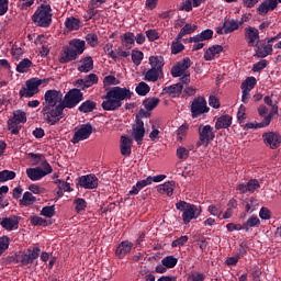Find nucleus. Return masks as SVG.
Listing matches in <instances>:
<instances>
[{"mask_svg":"<svg viewBox=\"0 0 281 281\" xmlns=\"http://www.w3.org/2000/svg\"><path fill=\"white\" fill-rule=\"evenodd\" d=\"M247 186H248V192L254 193V192H256V190H259L260 182L257 179H250L247 182Z\"/></svg>","mask_w":281,"mask_h":281,"instance_id":"nucleus-60","label":"nucleus"},{"mask_svg":"<svg viewBox=\"0 0 281 281\" xmlns=\"http://www.w3.org/2000/svg\"><path fill=\"white\" fill-rule=\"evenodd\" d=\"M98 177L95 175L90 173L86 176H81L77 179V186L79 188H83L85 190H95L99 186Z\"/></svg>","mask_w":281,"mask_h":281,"instance_id":"nucleus-12","label":"nucleus"},{"mask_svg":"<svg viewBox=\"0 0 281 281\" xmlns=\"http://www.w3.org/2000/svg\"><path fill=\"white\" fill-rule=\"evenodd\" d=\"M85 45H86V42L82 40H72L69 42L68 47L70 49H74L77 57H79L81 54H85Z\"/></svg>","mask_w":281,"mask_h":281,"instance_id":"nucleus-29","label":"nucleus"},{"mask_svg":"<svg viewBox=\"0 0 281 281\" xmlns=\"http://www.w3.org/2000/svg\"><path fill=\"white\" fill-rule=\"evenodd\" d=\"M257 80L256 77H247L246 80L241 83V89L251 91L256 87Z\"/></svg>","mask_w":281,"mask_h":281,"instance_id":"nucleus-50","label":"nucleus"},{"mask_svg":"<svg viewBox=\"0 0 281 281\" xmlns=\"http://www.w3.org/2000/svg\"><path fill=\"white\" fill-rule=\"evenodd\" d=\"M43 82H47V79H36V78L29 79L25 82V86H23L20 89V92H19L20 98H34V95H36V93L41 91L38 87L43 85Z\"/></svg>","mask_w":281,"mask_h":281,"instance_id":"nucleus-6","label":"nucleus"},{"mask_svg":"<svg viewBox=\"0 0 281 281\" xmlns=\"http://www.w3.org/2000/svg\"><path fill=\"white\" fill-rule=\"evenodd\" d=\"M27 122V113L23 110L13 111V116L8 120V128L11 132V135H19L21 131V125Z\"/></svg>","mask_w":281,"mask_h":281,"instance_id":"nucleus-8","label":"nucleus"},{"mask_svg":"<svg viewBox=\"0 0 281 281\" xmlns=\"http://www.w3.org/2000/svg\"><path fill=\"white\" fill-rule=\"evenodd\" d=\"M41 256V248L34 247L33 249H27L25 254L21 256L20 262L22 267H27V265L34 263V260H36Z\"/></svg>","mask_w":281,"mask_h":281,"instance_id":"nucleus-17","label":"nucleus"},{"mask_svg":"<svg viewBox=\"0 0 281 281\" xmlns=\"http://www.w3.org/2000/svg\"><path fill=\"white\" fill-rule=\"evenodd\" d=\"M142 60H144V53L140 50H132V61L134 65H142Z\"/></svg>","mask_w":281,"mask_h":281,"instance_id":"nucleus-57","label":"nucleus"},{"mask_svg":"<svg viewBox=\"0 0 281 281\" xmlns=\"http://www.w3.org/2000/svg\"><path fill=\"white\" fill-rule=\"evenodd\" d=\"M144 135H146V128L133 127V137L138 146H142V142H144Z\"/></svg>","mask_w":281,"mask_h":281,"instance_id":"nucleus-43","label":"nucleus"},{"mask_svg":"<svg viewBox=\"0 0 281 281\" xmlns=\"http://www.w3.org/2000/svg\"><path fill=\"white\" fill-rule=\"evenodd\" d=\"M149 65L151 69H156L164 74V58L161 56H151L149 57Z\"/></svg>","mask_w":281,"mask_h":281,"instance_id":"nucleus-33","label":"nucleus"},{"mask_svg":"<svg viewBox=\"0 0 281 281\" xmlns=\"http://www.w3.org/2000/svg\"><path fill=\"white\" fill-rule=\"evenodd\" d=\"M189 67H192V60H190L189 57H186L171 68V76L173 78H181L183 74H190L188 70Z\"/></svg>","mask_w":281,"mask_h":281,"instance_id":"nucleus-13","label":"nucleus"},{"mask_svg":"<svg viewBox=\"0 0 281 281\" xmlns=\"http://www.w3.org/2000/svg\"><path fill=\"white\" fill-rule=\"evenodd\" d=\"M188 131H190V125H188V123H183L176 132L177 142H183V139L188 137Z\"/></svg>","mask_w":281,"mask_h":281,"instance_id":"nucleus-42","label":"nucleus"},{"mask_svg":"<svg viewBox=\"0 0 281 281\" xmlns=\"http://www.w3.org/2000/svg\"><path fill=\"white\" fill-rule=\"evenodd\" d=\"M104 87H110L111 85H120V79L115 78L113 75H109L103 79Z\"/></svg>","mask_w":281,"mask_h":281,"instance_id":"nucleus-59","label":"nucleus"},{"mask_svg":"<svg viewBox=\"0 0 281 281\" xmlns=\"http://www.w3.org/2000/svg\"><path fill=\"white\" fill-rule=\"evenodd\" d=\"M98 75L95 74H90L86 76L83 79H77L75 82V87L77 89H80L81 91H85L89 89V87H93V85H98Z\"/></svg>","mask_w":281,"mask_h":281,"instance_id":"nucleus-16","label":"nucleus"},{"mask_svg":"<svg viewBox=\"0 0 281 281\" xmlns=\"http://www.w3.org/2000/svg\"><path fill=\"white\" fill-rule=\"evenodd\" d=\"M267 65H268L267 59L260 60V61L254 64L252 71H255V72L262 71V69H266Z\"/></svg>","mask_w":281,"mask_h":281,"instance_id":"nucleus-64","label":"nucleus"},{"mask_svg":"<svg viewBox=\"0 0 281 281\" xmlns=\"http://www.w3.org/2000/svg\"><path fill=\"white\" fill-rule=\"evenodd\" d=\"M193 32H196V25L192 24H186L177 35L178 38H183V36H188V34H193Z\"/></svg>","mask_w":281,"mask_h":281,"instance_id":"nucleus-48","label":"nucleus"},{"mask_svg":"<svg viewBox=\"0 0 281 281\" xmlns=\"http://www.w3.org/2000/svg\"><path fill=\"white\" fill-rule=\"evenodd\" d=\"M74 203L76 204V212L80 214V212H85L87 210V201L82 198L75 199Z\"/></svg>","mask_w":281,"mask_h":281,"instance_id":"nucleus-54","label":"nucleus"},{"mask_svg":"<svg viewBox=\"0 0 281 281\" xmlns=\"http://www.w3.org/2000/svg\"><path fill=\"white\" fill-rule=\"evenodd\" d=\"M80 19H77L75 16L67 18L65 21V27L69 32H78L80 30Z\"/></svg>","mask_w":281,"mask_h":281,"instance_id":"nucleus-32","label":"nucleus"},{"mask_svg":"<svg viewBox=\"0 0 281 281\" xmlns=\"http://www.w3.org/2000/svg\"><path fill=\"white\" fill-rule=\"evenodd\" d=\"M271 124V116H265L263 121L260 123H246L245 128L249 131L251 128H265Z\"/></svg>","mask_w":281,"mask_h":281,"instance_id":"nucleus-36","label":"nucleus"},{"mask_svg":"<svg viewBox=\"0 0 281 281\" xmlns=\"http://www.w3.org/2000/svg\"><path fill=\"white\" fill-rule=\"evenodd\" d=\"M132 148H133V139L127 136H121V145H120L121 155L123 157H131Z\"/></svg>","mask_w":281,"mask_h":281,"instance_id":"nucleus-23","label":"nucleus"},{"mask_svg":"<svg viewBox=\"0 0 281 281\" xmlns=\"http://www.w3.org/2000/svg\"><path fill=\"white\" fill-rule=\"evenodd\" d=\"M245 23V20L241 19L240 21L238 20H225L223 23V27L225 29V34H232V32H236L240 25Z\"/></svg>","mask_w":281,"mask_h":281,"instance_id":"nucleus-26","label":"nucleus"},{"mask_svg":"<svg viewBox=\"0 0 281 281\" xmlns=\"http://www.w3.org/2000/svg\"><path fill=\"white\" fill-rule=\"evenodd\" d=\"M258 225H260V218H258L256 215H252L244 223V229L245 232H249L251 227H258Z\"/></svg>","mask_w":281,"mask_h":281,"instance_id":"nucleus-44","label":"nucleus"},{"mask_svg":"<svg viewBox=\"0 0 281 281\" xmlns=\"http://www.w3.org/2000/svg\"><path fill=\"white\" fill-rule=\"evenodd\" d=\"M246 205H245V210L247 212V214H251L254 212H256L259 203L258 200H256L255 198H250L248 200L245 201Z\"/></svg>","mask_w":281,"mask_h":281,"instance_id":"nucleus-45","label":"nucleus"},{"mask_svg":"<svg viewBox=\"0 0 281 281\" xmlns=\"http://www.w3.org/2000/svg\"><path fill=\"white\" fill-rule=\"evenodd\" d=\"M77 58L78 57L74 49L69 46H64L59 55V63L61 65H67V63H71V60H76Z\"/></svg>","mask_w":281,"mask_h":281,"instance_id":"nucleus-19","label":"nucleus"},{"mask_svg":"<svg viewBox=\"0 0 281 281\" xmlns=\"http://www.w3.org/2000/svg\"><path fill=\"white\" fill-rule=\"evenodd\" d=\"M183 91V83H176L162 89V95H171V98H177V95H181Z\"/></svg>","mask_w":281,"mask_h":281,"instance_id":"nucleus-25","label":"nucleus"},{"mask_svg":"<svg viewBox=\"0 0 281 281\" xmlns=\"http://www.w3.org/2000/svg\"><path fill=\"white\" fill-rule=\"evenodd\" d=\"M93 133V126L89 123L82 124L78 131L75 132L71 142L74 144H80L85 139H89Z\"/></svg>","mask_w":281,"mask_h":281,"instance_id":"nucleus-11","label":"nucleus"},{"mask_svg":"<svg viewBox=\"0 0 281 281\" xmlns=\"http://www.w3.org/2000/svg\"><path fill=\"white\" fill-rule=\"evenodd\" d=\"M177 262H179V259H177L175 256H167L161 260V265H164V267L167 269H175V267H177Z\"/></svg>","mask_w":281,"mask_h":281,"instance_id":"nucleus-47","label":"nucleus"},{"mask_svg":"<svg viewBox=\"0 0 281 281\" xmlns=\"http://www.w3.org/2000/svg\"><path fill=\"white\" fill-rule=\"evenodd\" d=\"M160 70H157L155 68H150L149 70H147V72L145 74V80H147V82H157V80H159V76H161Z\"/></svg>","mask_w":281,"mask_h":281,"instance_id":"nucleus-39","label":"nucleus"},{"mask_svg":"<svg viewBox=\"0 0 281 281\" xmlns=\"http://www.w3.org/2000/svg\"><path fill=\"white\" fill-rule=\"evenodd\" d=\"M29 157L31 159H33V166H38V164H41V161H45L43 159H45V156H43L42 154H34V153H30Z\"/></svg>","mask_w":281,"mask_h":281,"instance_id":"nucleus-61","label":"nucleus"},{"mask_svg":"<svg viewBox=\"0 0 281 281\" xmlns=\"http://www.w3.org/2000/svg\"><path fill=\"white\" fill-rule=\"evenodd\" d=\"M135 91L138 95H148V93H150V86L142 81L137 85Z\"/></svg>","mask_w":281,"mask_h":281,"instance_id":"nucleus-49","label":"nucleus"},{"mask_svg":"<svg viewBox=\"0 0 281 281\" xmlns=\"http://www.w3.org/2000/svg\"><path fill=\"white\" fill-rule=\"evenodd\" d=\"M131 249H133V243L124 240L116 247L115 256L122 260V258L131 254Z\"/></svg>","mask_w":281,"mask_h":281,"instance_id":"nucleus-22","label":"nucleus"},{"mask_svg":"<svg viewBox=\"0 0 281 281\" xmlns=\"http://www.w3.org/2000/svg\"><path fill=\"white\" fill-rule=\"evenodd\" d=\"M273 54V45L271 43L262 44V49L258 47L257 57L258 58H267V56H271Z\"/></svg>","mask_w":281,"mask_h":281,"instance_id":"nucleus-35","label":"nucleus"},{"mask_svg":"<svg viewBox=\"0 0 281 281\" xmlns=\"http://www.w3.org/2000/svg\"><path fill=\"white\" fill-rule=\"evenodd\" d=\"M10 248V237L2 236L0 237V256H3L5 251Z\"/></svg>","mask_w":281,"mask_h":281,"instance_id":"nucleus-51","label":"nucleus"},{"mask_svg":"<svg viewBox=\"0 0 281 281\" xmlns=\"http://www.w3.org/2000/svg\"><path fill=\"white\" fill-rule=\"evenodd\" d=\"M42 168H27L26 169V177L31 179V181H41L43 177H47V175H52L54 172V169L52 168V165L47 162V160L42 161Z\"/></svg>","mask_w":281,"mask_h":281,"instance_id":"nucleus-7","label":"nucleus"},{"mask_svg":"<svg viewBox=\"0 0 281 281\" xmlns=\"http://www.w3.org/2000/svg\"><path fill=\"white\" fill-rule=\"evenodd\" d=\"M176 155H177L178 159L186 161V159H188V157H190V149H188L183 146H180L177 148Z\"/></svg>","mask_w":281,"mask_h":281,"instance_id":"nucleus-52","label":"nucleus"},{"mask_svg":"<svg viewBox=\"0 0 281 281\" xmlns=\"http://www.w3.org/2000/svg\"><path fill=\"white\" fill-rule=\"evenodd\" d=\"M176 209L182 212V221L184 225H189L191 221L199 218L203 212L201 206L190 204L186 201H179L176 203Z\"/></svg>","mask_w":281,"mask_h":281,"instance_id":"nucleus-3","label":"nucleus"},{"mask_svg":"<svg viewBox=\"0 0 281 281\" xmlns=\"http://www.w3.org/2000/svg\"><path fill=\"white\" fill-rule=\"evenodd\" d=\"M232 126V116L229 114H224L216 120L215 128L221 131V128H229Z\"/></svg>","mask_w":281,"mask_h":281,"instance_id":"nucleus-30","label":"nucleus"},{"mask_svg":"<svg viewBox=\"0 0 281 281\" xmlns=\"http://www.w3.org/2000/svg\"><path fill=\"white\" fill-rule=\"evenodd\" d=\"M16 178V172L4 169L0 171V183H5V181H12Z\"/></svg>","mask_w":281,"mask_h":281,"instance_id":"nucleus-46","label":"nucleus"},{"mask_svg":"<svg viewBox=\"0 0 281 281\" xmlns=\"http://www.w3.org/2000/svg\"><path fill=\"white\" fill-rule=\"evenodd\" d=\"M103 50L109 56V58H112V60L117 61V54H115V50H113V43H108L103 46Z\"/></svg>","mask_w":281,"mask_h":281,"instance_id":"nucleus-53","label":"nucleus"},{"mask_svg":"<svg viewBox=\"0 0 281 281\" xmlns=\"http://www.w3.org/2000/svg\"><path fill=\"white\" fill-rule=\"evenodd\" d=\"M31 223L32 225H35V226H43V225H47V220L35 215V216H31Z\"/></svg>","mask_w":281,"mask_h":281,"instance_id":"nucleus-63","label":"nucleus"},{"mask_svg":"<svg viewBox=\"0 0 281 281\" xmlns=\"http://www.w3.org/2000/svg\"><path fill=\"white\" fill-rule=\"evenodd\" d=\"M80 63L81 65L77 68L80 74H89L93 69V58L91 56L85 57Z\"/></svg>","mask_w":281,"mask_h":281,"instance_id":"nucleus-27","label":"nucleus"},{"mask_svg":"<svg viewBox=\"0 0 281 281\" xmlns=\"http://www.w3.org/2000/svg\"><path fill=\"white\" fill-rule=\"evenodd\" d=\"M186 49V46L181 43V38L176 36V38L171 43V54L177 55L181 54Z\"/></svg>","mask_w":281,"mask_h":281,"instance_id":"nucleus-40","label":"nucleus"},{"mask_svg":"<svg viewBox=\"0 0 281 281\" xmlns=\"http://www.w3.org/2000/svg\"><path fill=\"white\" fill-rule=\"evenodd\" d=\"M198 133H199V139L200 142L196 143V146H203V144H205V146L210 145V142H214V127H212V125H203L201 124L198 128Z\"/></svg>","mask_w":281,"mask_h":281,"instance_id":"nucleus-10","label":"nucleus"},{"mask_svg":"<svg viewBox=\"0 0 281 281\" xmlns=\"http://www.w3.org/2000/svg\"><path fill=\"white\" fill-rule=\"evenodd\" d=\"M159 98H147L143 101V106L146 111H153L159 105Z\"/></svg>","mask_w":281,"mask_h":281,"instance_id":"nucleus-38","label":"nucleus"},{"mask_svg":"<svg viewBox=\"0 0 281 281\" xmlns=\"http://www.w3.org/2000/svg\"><path fill=\"white\" fill-rule=\"evenodd\" d=\"M188 240H190V238L188 237V235H183L179 238H177L176 240H173L171 243V247H183V245H186V243H188Z\"/></svg>","mask_w":281,"mask_h":281,"instance_id":"nucleus-58","label":"nucleus"},{"mask_svg":"<svg viewBox=\"0 0 281 281\" xmlns=\"http://www.w3.org/2000/svg\"><path fill=\"white\" fill-rule=\"evenodd\" d=\"M42 120L49 126H56L65 117L63 112V92L56 89L47 90L41 110Z\"/></svg>","mask_w":281,"mask_h":281,"instance_id":"nucleus-1","label":"nucleus"},{"mask_svg":"<svg viewBox=\"0 0 281 281\" xmlns=\"http://www.w3.org/2000/svg\"><path fill=\"white\" fill-rule=\"evenodd\" d=\"M191 117L196 120V117H201V115H205V113H210V108L207 106V101L203 97L195 98L191 103Z\"/></svg>","mask_w":281,"mask_h":281,"instance_id":"nucleus-9","label":"nucleus"},{"mask_svg":"<svg viewBox=\"0 0 281 281\" xmlns=\"http://www.w3.org/2000/svg\"><path fill=\"white\" fill-rule=\"evenodd\" d=\"M222 52H223L222 45H213L205 50L204 60H214V58H216V56H218V54H221Z\"/></svg>","mask_w":281,"mask_h":281,"instance_id":"nucleus-28","label":"nucleus"},{"mask_svg":"<svg viewBox=\"0 0 281 281\" xmlns=\"http://www.w3.org/2000/svg\"><path fill=\"white\" fill-rule=\"evenodd\" d=\"M86 41L88 45H90V47H98V45H100V41L98 40V34L95 33H89L86 36Z\"/></svg>","mask_w":281,"mask_h":281,"instance_id":"nucleus-56","label":"nucleus"},{"mask_svg":"<svg viewBox=\"0 0 281 281\" xmlns=\"http://www.w3.org/2000/svg\"><path fill=\"white\" fill-rule=\"evenodd\" d=\"M52 5L41 4L32 15V22L37 27H49L52 25Z\"/></svg>","mask_w":281,"mask_h":281,"instance_id":"nucleus-4","label":"nucleus"},{"mask_svg":"<svg viewBox=\"0 0 281 281\" xmlns=\"http://www.w3.org/2000/svg\"><path fill=\"white\" fill-rule=\"evenodd\" d=\"M95 106H98L95 101L87 100L78 106V111L80 113H92V111H95Z\"/></svg>","mask_w":281,"mask_h":281,"instance_id":"nucleus-34","label":"nucleus"},{"mask_svg":"<svg viewBox=\"0 0 281 281\" xmlns=\"http://www.w3.org/2000/svg\"><path fill=\"white\" fill-rule=\"evenodd\" d=\"M121 45L123 49H133L135 47V34L132 32H126L121 35Z\"/></svg>","mask_w":281,"mask_h":281,"instance_id":"nucleus-24","label":"nucleus"},{"mask_svg":"<svg viewBox=\"0 0 281 281\" xmlns=\"http://www.w3.org/2000/svg\"><path fill=\"white\" fill-rule=\"evenodd\" d=\"M178 10H180V12H192V0H186L182 2L178 7Z\"/></svg>","mask_w":281,"mask_h":281,"instance_id":"nucleus-62","label":"nucleus"},{"mask_svg":"<svg viewBox=\"0 0 281 281\" xmlns=\"http://www.w3.org/2000/svg\"><path fill=\"white\" fill-rule=\"evenodd\" d=\"M1 227L7 229V232H13V229H19V216L11 215L9 217H4L0 222Z\"/></svg>","mask_w":281,"mask_h":281,"instance_id":"nucleus-20","label":"nucleus"},{"mask_svg":"<svg viewBox=\"0 0 281 281\" xmlns=\"http://www.w3.org/2000/svg\"><path fill=\"white\" fill-rule=\"evenodd\" d=\"M245 38L248 41V47H258L260 43V32L258 29L248 26L244 30Z\"/></svg>","mask_w":281,"mask_h":281,"instance_id":"nucleus-15","label":"nucleus"},{"mask_svg":"<svg viewBox=\"0 0 281 281\" xmlns=\"http://www.w3.org/2000/svg\"><path fill=\"white\" fill-rule=\"evenodd\" d=\"M278 8V0H265L257 8L258 14L261 16L267 15L269 12H273Z\"/></svg>","mask_w":281,"mask_h":281,"instance_id":"nucleus-18","label":"nucleus"},{"mask_svg":"<svg viewBox=\"0 0 281 281\" xmlns=\"http://www.w3.org/2000/svg\"><path fill=\"white\" fill-rule=\"evenodd\" d=\"M159 194H167V196H172L175 194V181H167L157 188Z\"/></svg>","mask_w":281,"mask_h":281,"instance_id":"nucleus-31","label":"nucleus"},{"mask_svg":"<svg viewBox=\"0 0 281 281\" xmlns=\"http://www.w3.org/2000/svg\"><path fill=\"white\" fill-rule=\"evenodd\" d=\"M214 36V31L211 29H206L202 31L200 34L190 37L189 40H183L184 43H203V41H210Z\"/></svg>","mask_w":281,"mask_h":281,"instance_id":"nucleus-21","label":"nucleus"},{"mask_svg":"<svg viewBox=\"0 0 281 281\" xmlns=\"http://www.w3.org/2000/svg\"><path fill=\"white\" fill-rule=\"evenodd\" d=\"M30 67H32V60L24 58L18 64L16 71L18 74H27V71H30Z\"/></svg>","mask_w":281,"mask_h":281,"instance_id":"nucleus-41","label":"nucleus"},{"mask_svg":"<svg viewBox=\"0 0 281 281\" xmlns=\"http://www.w3.org/2000/svg\"><path fill=\"white\" fill-rule=\"evenodd\" d=\"M82 100H85V93H82L80 88L70 89L61 101L63 113H65V109H76Z\"/></svg>","mask_w":281,"mask_h":281,"instance_id":"nucleus-5","label":"nucleus"},{"mask_svg":"<svg viewBox=\"0 0 281 281\" xmlns=\"http://www.w3.org/2000/svg\"><path fill=\"white\" fill-rule=\"evenodd\" d=\"M262 139L266 146H269L272 150L279 148L281 144V135L276 132H267L262 134Z\"/></svg>","mask_w":281,"mask_h":281,"instance_id":"nucleus-14","label":"nucleus"},{"mask_svg":"<svg viewBox=\"0 0 281 281\" xmlns=\"http://www.w3.org/2000/svg\"><path fill=\"white\" fill-rule=\"evenodd\" d=\"M34 203H36V196H34L30 191L24 192L20 200V204L24 205V207H30V205H34Z\"/></svg>","mask_w":281,"mask_h":281,"instance_id":"nucleus-37","label":"nucleus"},{"mask_svg":"<svg viewBox=\"0 0 281 281\" xmlns=\"http://www.w3.org/2000/svg\"><path fill=\"white\" fill-rule=\"evenodd\" d=\"M56 214V206L50 205V206H44L41 211L42 216H46V218H52Z\"/></svg>","mask_w":281,"mask_h":281,"instance_id":"nucleus-55","label":"nucleus"},{"mask_svg":"<svg viewBox=\"0 0 281 281\" xmlns=\"http://www.w3.org/2000/svg\"><path fill=\"white\" fill-rule=\"evenodd\" d=\"M133 95V91L126 87H112L102 97L103 102L101 103V108L103 111H117L124 104V100H131Z\"/></svg>","mask_w":281,"mask_h":281,"instance_id":"nucleus-2","label":"nucleus"}]
</instances>
